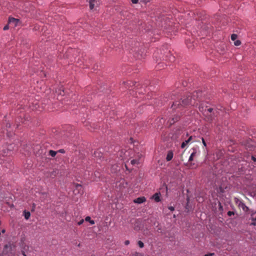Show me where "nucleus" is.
Returning a JSON list of instances; mask_svg holds the SVG:
<instances>
[{
  "label": "nucleus",
  "mask_w": 256,
  "mask_h": 256,
  "mask_svg": "<svg viewBox=\"0 0 256 256\" xmlns=\"http://www.w3.org/2000/svg\"><path fill=\"white\" fill-rule=\"evenodd\" d=\"M202 92L198 90L190 94L186 97L184 96L180 100H176L173 102L172 108L175 110L177 108H184L188 106H194L196 105L197 102L202 100Z\"/></svg>",
  "instance_id": "1"
},
{
  "label": "nucleus",
  "mask_w": 256,
  "mask_h": 256,
  "mask_svg": "<svg viewBox=\"0 0 256 256\" xmlns=\"http://www.w3.org/2000/svg\"><path fill=\"white\" fill-rule=\"evenodd\" d=\"M235 202L238 207L242 208L244 212H247L249 210L248 208L246 206L242 200L236 198Z\"/></svg>",
  "instance_id": "2"
},
{
  "label": "nucleus",
  "mask_w": 256,
  "mask_h": 256,
  "mask_svg": "<svg viewBox=\"0 0 256 256\" xmlns=\"http://www.w3.org/2000/svg\"><path fill=\"white\" fill-rule=\"evenodd\" d=\"M88 1L89 3L90 8V10H93L94 8H96L100 4L99 0H88Z\"/></svg>",
  "instance_id": "3"
},
{
  "label": "nucleus",
  "mask_w": 256,
  "mask_h": 256,
  "mask_svg": "<svg viewBox=\"0 0 256 256\" xmlns=\"http://www.w3.org/2000/svg\"><path fill=\"white\" fill-rule=\"evenodd\" d=\"M19 20L14 18H10L8 20V24L11 26H16L19 22Z\"/></svg>",
  "instance_id": "4"
},
{
  "label": "nucleus",
  "mask_w": 256,
  "mask_h": 256,
  "mask_svg": "<svg viewBox=\"0 0 256 256\" xmlns=\"http://www.w3.org/2000/svg\"><path fill=\"white\" fill-rule=\"evenodd\" d=\"M160 192H156L152 196V199H153L156 202H159L160 201Z\"/></svg>",
  "instance_id": "5"
},
{
  "label": "nucleus",
  "mask_w": 256,
  "mask_h": 256,
  "mask_svg": "<svg viewBox=\"0 0 256 256\" xmlns=\"http://www.w3.org/2000/svg\"><path fill=\"white\" fill-rule=\"evenodd\" d=\"M146 198L144 196L139 197L134 200V203L142 204L146 202Z\"/></svg>",
  "instance_id": "6"
},
{
  "label": "nucleus",
  "mask_w": 256,
  "mask_h": 256,
  "mask_svg": "<svg viewBox=\"0 0 256 256\" xmlns=\"http://www.w3.org/2000/svg\"><path fill=\"white\" fill-rule=\"evenodd\" d=\"M119 170V166L118 164H112L110 168V172L112 173H115Z\"/></svg>",
  "instance_id": "7"
},
{
  "label": "nucleus",
  "mask_w": 256,
  "mask_h": 256,
  "mask_svg": "<svg viewBox=\"0 0 256 256\" xmlns=\"http://www.w3.org/2000/svg\"><path fill=\"white\" fill-rule=\"evenodd\" d=\"M192 140V136H190L187 140H186L182 142L181 144V148H184L187 146V144Z\"/></svg>",
  "instance_id": "8"
},
{
  "label": "nucleus",
  "mask_w": 256,
  "mask_h": 256,
  "mask_svg": "<svg viewBox=\"0 0 256 256\" xmlns=\"http://www.w3.org/2000/svg\"><path fill=\"white\" fill-rule=\"evenodd\" d=\"M172 158H173V152H172V151H168L166 157V160L168 162L172 160Z\"/></svg>",
  "instance_id": "9"
},
{
  "label": "nucleus",
  "mask_w": 256,
  "mask_h": 256,
  "mask_svg": "<svg viewBox=\"0 0 256 256\" xmlns=\"http://www.w3.org/2000/svg\"><path fill=\"white\" fill-rule=\"evenodd\" d=\"M24 218L26 220H28L30 218V212H27L26 210H24Z\"/></svg>",
  "instance_id": "10"
},
{
  "label": "nucleus",
  "mask_w": 256,
  "mask_h": 256,
  "mask_svg": "<svg viewBox=\"0 0 256 256\" xmlns=\"http://www.w3.org/2000/svg\"><path fill=\"white\" fill-rule=\"evenodd\" d=\"M256 212H252L251 214L252 220L254 222H256V216L255 217H254V214ZM252 224L254 226H256V222H252Z\"/></svg>",
  "instance_id": "11"
},
{
  "label": "nucleus",
  "mask_w": 256,
  "mask_h": 256,
  "mask_svg": "<svg viewBox=\"0 0 256 256\" xmlns=\"http://www.w3.org/2000/svg\"><path fill=\"white\" fill-rule=\"evenodd\" d=\"M85 220L86 222H89L91 224H94V220H92L91 218H90V216H86V218H85Z\"/></svg>",
  "instance_id": "12"
},
{
  "label": "nucleus",
  "mask_w": 256,
  "mask_h": 256,
  "mask_svg": "<svg viewBox=\"0 0 256 256\" xmlns=\"http://www.w3.org/2000/svg\"><path fill=\"white\" fill-rule=\"evenodd\" d=\"M180 118L178 116H176L172 118V120L170 122V124H174L175 122H177L179 120Z\"/></svg>",
  "instance_id": "13"
},
{
  "label": "nucleus",
  "mask_w": 256,
  "mask_h": 256,
  "mask_svg": "<svg viewBox=\"0 0 256 256\" xmlns=\"http://www.w3.org/2000/svg\"><path fill=\"white\" fill-rule=\"evenodd\" d=\"M75 187H76V190H74V191L76 190H78V192H80V191L82 190V185H80V184H76Z\"/></svg>",
  "instance_id": "14"
},
{
  "label": "nucleus",
  "mask_w": 256,
  "mask_h": 256,
  "mask_svg": "<svg viewBox=\"0 0 256 256\" xmlns=\"http://www.w3.org/2000/svg\"><path fill=\"white\" fill-rule=\"evenodd\" d=\"M29 250V246L26 244H22V250H24L26 252H28Z\"/></svg>",
  "instance_id": "15"
},
{
  "label": "nucleus",
  "mask_w": 256,
  "mask_h": 256,
  "mask_svg": "<svg viewBox=\"0 0 256 256\" xmlns=\"http://www.w3.org/2000/svg\"><path fill=\"white\" fill-rule=\"evenodd\" d=\"M56 152L54 151L53 150H50L49 151V154L52 157H54L56 154Z\"/></svg>",
  "instance_id": "16"
},
{
  "label": "nucleus",
  "mask_w": 256,
  "mask_h": 256,
  "mask_svg": "<svg viewBox=\"0 0 256 256\" xmlns=\"http://www.w3.org/2000/svg\"><path fill=\"white\" fill-rule=\"evenodd\" d=\"M94 155L96 157H99L100 158L102 156V154H101L98 150L94 152Z\"/></svg>",
  "instance_id": "17"
},
{
  "label": "nucleus",
  "mask_w": 256,
  "mask_h": 256,
  "mask_svg": "<svg viewBox=\"0 0 256 256\" xmlns=\"http://www.w3.org/2000/svg\"><path fill=\"white\" fill-rule=\"evenodd\" d=\"M168 60L170 62H174L175 60V57L172 54H170L169 56Z\"/></svg>",
  "instance_id": "18"
},
{
  "label": "nucleus",
  "mask_w": 256,
  "mask_h": 256,
  "mask_svg": "<svg viewBox=\"0 0 256 256\" xmlns=\"http://www.w3.org/2000/svg\"><path fill=\"white\" fill-rule=\"evenodd\" d=\"M195 154H196L195 152H192L189 158L188 161H190V162L192 161L193 160L194 156H195Z\"/></svg>",
  "instance_id": "19"
},
{
  "label": "nucleus",
  "mask_w": 256,
  "mask_h": 256,
  "mask_svg": "<svg viewBox=\"0 0 256 256\" xmlns=\"http://www.w3.org/2000/svg\"><path fill=\"white\" fill-rule=\"evenodd\" d=\"M198 108L200 111L202 112H204L206 110V108H204V106H203L202 104L199 106Z\"/></svg>",
  "instance_id": "20"
},
{
  "label": "nucleus",
  "mask_w": 256,
  "mask_h": 256,
  "mask_svg": "<svg viewBox=\"0 0 256 256\" xmlns=\"http://www.w3.org/2000/svg\"><path fill=\"white\" fill-rule=\"evenodd\" d=\"M130 163L132 164H138L139 163L138 160H131Z\"/></svg>",
  "instance_id": "21"
},
{
  "label": "nucleus",
  "mask_w": 256,
  "mask_h": 256,
  "mask_svg": "<svg viewBox=\"0 0 256 256\" xmlns=\"http://www.w3.org/2000/svg\"><path fill=\"white\" fill-rule=\"evenodd\" d=\"M10 248V246H8V245H6L4 246V250H3V253L4 254H6L8 252H7V249Z\"/></svg>",
  "instance_id": "22"
},
{
  "label": "nucleus",
  "mask_w": 256,
  "mask_h": 256,
  "mask_svg": "<svg viewBox=\"0 0 256 256\" xmlns=\"http://www.w3.org/2000/svg\"><path fill=\"white\" fill-rule=\"evenodd\" d=\"M138 244L140 248H142L144 246V243L140 240L138 241Z\"/></svg>",
  "instance_id": "23"
},
{
  "label": "nucleus",
  "mask_w": 256,
  "mask_h": 256,
  "mask_svg": "<svg viewBox=\"0 0 256 256\" xmlns=\"http://www.w3.org/2000/svg\"><path fill=\"white\" fill-rule=\"evenodd\" d=\"M237 38V35L236 34H232L231 36V39L232 40H235Z\"/></svg>",
  "instance_id": "24"
},
{
  "label": "nucleus",
  "mask_w": 256,
  "mask_h": 256,
  "mask_svg": "<svg viewBox=\"0 0 256 256\" xmlns=\"http://www.w3.org/2000/svg\"><path fill=\"white\" fill-rule=\"evenodd\" d=\"M234 44L236 46H240L241 44V42H240V40H237L234 42Z\"/></svg>",
  "instance_id": "25"
},
{
  "label": "nucleus",
  "mask_w": 256,
  "mask_h": 256,
  "mask_svg": "<svg viewBox=\"0 0 256 256\" xmlns=\"http://www.w3.org/2000/svg\"><path fill=\"white\" fill-rule=\"evenodd\" d=\"M234 212H232V211H228V215L229 216H231L232 215H234Z\"/></svg>",
  "instance_id": "26"
},
{
  "label": "nucleus",
  "mask_w": 256,
  "mask_h": 256,
  "mask_svg": "<svg viewBox=\"0 0 256 256\" xmlns=\"http://www.w3.org/2000/svg\"><path fill=\"white\" fill-rule=\"evenodd\" d=\"M57 4L58 6L59 4V2L58 1L54 2L52 4V6H54Z\"/></svg>",
  "instance_id": "27"
},
{
  "label": "nucleus",
  "mask_w": 256,
  "mask_h": 256,
  "mask_svg": "<svg viewBox=\"0 0 256 256\" xmlns=\"http://www.w3.org/2000/svg\"><path fill=\"white\" fill-rule=\"evenodd\" d=\"M9 25L10 24H7L6 26H5L4 27V30H8V28H9Z\"/></svg>",
  "instance_id": "28"
},
{
  "label": "nucleus",
  "mask_w": 256,
  "mask_h": 256,
  "mask_svg": "<svg viewBox=\"0 0 256 256\" xmlns=\"http://www.w3.org/2000/svg\"><path fill=\"white\" fill-rule=\"evenodd\" d=\"M58 152L62 154H64L65 152V150L64 149H60L58 151Z\"/></svg>",
  "instance_id": "29"
},
{
  "label": "nucleus",
  "mask_w": 256,
  "mask_h": 256,
  "mask_svg": "<svg viewBox=\"0 0 256 256\" xmlns=\"http://www.w3.org/2000/svg\"><path fill=\"white\" fill-rule=\"evenodd\" d=\"M21 252H22V254L24 256H26V252L24 250H21Z\"/></svg>",
  "instance_id": "30"
},
{
  "label": "nucleus",
  "mask_w": 256,
  "mask_h": 256,
  "mask_svg": "<svg viewBox=\"0 0 256 256\" xmlns=\"http://www.w3.org/2000/svg\"><path fill=\"white\" fill-rule=\"evenodd\" d=\"M132 4H136L138 3V0H131Z\"/></svg>",
  "instance_id": "31"
},
{
  "label": "nucleus",
  "mask_w": 256,
  "mask_h": 256,
  "mask_svg": "<svg viewBox=\"0 0 256 256\" xmlns=\"http://www.w3.org/2000/svg\"><path fill=\"white\" fill-rule=\"evenodd\" d=\"M202 144H203L204 146H206V142H205V140H204V138H202Z\"/></svg>",
  "instance_id": "32"
},
{
  "label": "nucleus",
  "mask_w": 256,
  "mask_h": 256,
  "mask_svg": "<svg viewBox=\"0 0 256 256\" xmlns=\"http://www.w3.org/2000/svg\"><path fill=\"white\" fill-rule=\"evenodd\" d=\"M84 222V220L83 219H82L80 222H78V225H81L82 224H83Z\"/></svg>",
  "instance_id": "33"
},
{
  "label": "nucleus",
  "mask_w": 256,
  "mask_h": 256,
  "mask_svg": "<svg viewBox=\"0 0 256 256\" xmlns=\"http://www.w3.org/2000/svg\"><path fill=\"white\" fill-rule=\"evenodd\" d=\"M168 209L171 211H174V206H170L168 207Z\"/></svg>",
  "instance_id": "34"
},
{
  "label": "nucleus",
  "mask_w": 256,
  "mask_h": 256,
  "mask_svg": "<svg viewBox=\"0 0 256 256\" xmlns=\"http://www.w3.org/2000/svg\"><path fill=\"white\" fill-rule=\"evenodd\" d=\"M252 160L254 162H256V158L254 157V156H252Z\"/></svg>",
  "instance_id": "35"
},
{
  "label": "nucleus",
  "mask_w": 256,
  "mask_h": 256,
  "mask_svg": "<svg viewBox=\"0 0 256 256\" xmlns=\"http://www.w3.org/2000/svg\"><path fill=\"white\" fill-rule=\"evenodd\" d=\"M124 244L126 245H128L130 244V241L128 240H126L124 242Z\"/></svg>",
  "instance_id": "36"
},
{
  "label": "nucleus",
  "mask_w": 256,
  "mask_h": 256,
  "mask_svg": "<svg viewBox=\"0 0 256 256\" xmlns=\"http://www.w3.org/2000/svg\"><path fill=\"white\" fill-rule=\"evenodd\" d=\"M212 110H213V109L212 108H209L208 109V111L209 112H212Z\"/></svg>",
  "instance_id": "37"
},
{
  "label": "nucleus",
  "mask_w": 256,
  "mask_h": 256,
  "mask_svg": "<svg viewBox=\"0 0 256 256\" xmlns=\"http://www.w3.org/2000/svg\"><path fill=\"white\" fill-rule=\"evenodd\" d=\"M214 254L213 253H211V254H205L204 256H212Z\"/></svg>",
  "instance_id": "38"
},
{
  "label": "nucleus",
  "mask_w": 256,
  "mask_h": 256,
  "mask_svg": "<svg viewBox=\"0 0 256 256\" xmlns=\"http://www.w3.org/2000/svg\"><path fill=\"white\" fill-rule=\"evenodd\" d=\"M220 191L221 192H224V190H223V189L222 188L221 186L220 187Z\"/></svg>",
  "instance_id": "39"
},
{
  "label": "nucleus",
  "mask_w": 256,
  "mask_h": 256,
  "mask_svg": "<svg viewBox=\"0 0 256 256\" xmlns=\"http://www.w3.org/2000/svg\"><path fill=\"white\" fill-rule=\"evenodd\" d=\"M35 206H36V205H35V204H33L32 210H34V208Z\"/></svg>",
  "instance_id": "40"
},
{
  "label": "nucleus",
  "mask_w": 256,
  "mask_h": 256,
  "mask_svg": "<svg viewBox=\"0 0 256 256\" xmlns=\"http://www.w3.org/2000/svg\"><path fill=\"white\" fill-rule=\"evenodd\" d=\"M158 232H161V229H160V228H158Z\"/></svg>",
  "instance_id": "41"
},
{
  "label": "nucleus",
  "mask_w": 256,
  "mask_h": 256,
  "mask_svg": "<svg viewBox=\"0 0 256 256\" xmlns=\"http://www.w3.org/2000/svg\"><path fill=\"white\" fill-rule=\"evenodd\" d=\"M4 232H5V230H2V233H4Z\"/></svg>",
  "instance_id": "42"
},
{
  "label": "nucleus",
  "mask_w": 256,
  "mask_h": 256,
  "mask_svg": "<svg viewBox=\"0 0 256 256\" xmlns=\"http://www.w3.org/2000/svg\"><path fill=\"white\" fill-rule=\"evenodd\" d=\"M62 93H63V94H64V90H62Z\"/></svg>",
  "instance_id": "43"
},
{
  "label": "nucleus",
  "mask_w": 256,
  "mask_h": 256,
  "mask_svg": "<svg viewBox=\"0 0 256 256\" xmlns=\"http://www.w3.org/2000/svg\"><path fill=\"white\" fill-rule=\"evenodd\" d=\"M8 126H10V124H7L6 126H8Z\"/></svg>",
  "instance_id": "44"
}]
</instances>
